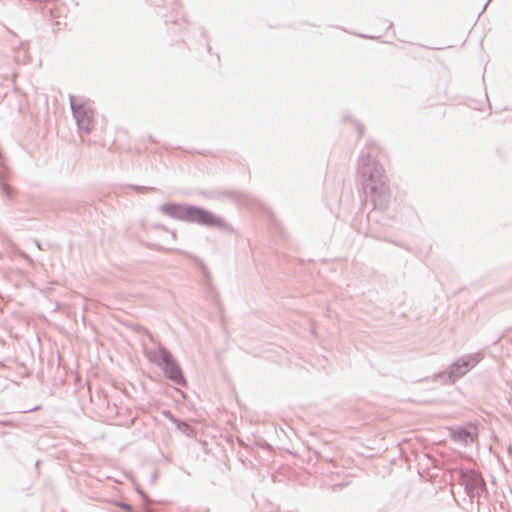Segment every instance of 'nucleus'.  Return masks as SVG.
<instances>
[{
    "instance_id": "obj_1",
    "label": "nucleus",
    "mask_w": 512,
    "mask_h": 512,
    "mask_svg": "<svg viewBox=\"0 0 512 512\" xmlns=\"http://www.w3.org/2000/svg\"><path fill=\"white\" fill-rule=\"evenodd\" d=\"M358 173L363 192L373 204L374 209L380 211L388 209L392 194L382 164L369 153L362 151L358 160Z\"/></svg>"
},
{
    "instance_id": "obj_2",
    "label": "nucleus",
    "mask_w": 512,
    "mask_h": 512,
    "mask_svg": "<svg viewBox=\"0 0 512 512\" xmlns=\"http://www.w3.org/2000/svg\"><path fill=\"white\" fill-rule=\"evenodd\" d=\"M159 211L170 218L195 223L209 228L229 229L225 220L215 213L192 204L167 202L159 207Z\"/></svg>"
},
{
    "instance_id": "obj_3",
    "label": "nucleus",
    "mask_w": 512,
    "mask_h": 512,
    "mask_svg": "<svg viewBox=\"0 0 512 512\" xmlns=\"http://www.w3.org/2000/svg\"><path fill=\"white\" fill-rule=\"evenodd\" d=\"M146 356L150 362L163 370L167 379L180 386L187 385L183 370L166 347L159 345L157 349L147 351Z\"/></svg>"
},
{
    "instance_id": "obj_4",
    "label": "nucleus",
    "mask_w": 512,
    "mask_h": 512,
    "mask_svg": "<svg viewBox=\"0 0 512 512\" xmlns=\"http://www.w3.org/2000/svg\"><path fill=\"white\" fill-rule=\"evenodd\" d=\"M70 108L76 120L79 131L90 133L92 131L93 108L89 99L81 96L69 95Z\"/></svg>"
},
{
    "instance_id": "obj_5",
    "label": "nucleus",
    "mask_w": 512,
    "mask_h": 512,
    "mask_svg": "<svg viewBox=\"0 0 512 512\" xmlns=\"http://www.w3.org/2000/svg\"><path fill=\"white\" fill-rule=\"evenodd\" d=\"M482 359L483 354L481 352L463 355L451 363L448 373L444 372L439 377H447L450 383H454L458 378L473 369Z\"/></svg>"
},
{
    "instance_id": "obj_6",
    "label": "nucleus",
    "mask_w": 512,
    "mask_h": 512,
    "mask_svg": "<svg viewBox=\"0 0 512 512\" xmlns=\"http://www.w3.org/2000/svg\"><path fill=\"white\" fill-rule=\"evenodd\" d=\"M457 480L464 487L465 493L470 499L478 497L486 488V483L482 476L471 469H459Z\"/></svg>"
},
{
    "instance_id": "obj_7",
    "label": "nucleus",
    "mask_w": 512,
    "mask_h": 512,
    "mask_svg": "<svg viewBox=\"0 0 512 512\" xmlns=\"http://www.w3.org/2000/svg\"><path fill=\"white\" fill-rule=\"evenodd\" d=\"M450 437L452 440L464 444L473 443L478 437V430L472 424L467 425V427L458 426L450 430Z\"/></svg>"
},
{
    "instance_id": "obj_8",
    "label": "nucleus",
    "mask_w": 512,
    "mask_h": 512,
    "mask_svg": "<svg viewBox=\"0 0 512 512\" xmlns=\"http://www.w3.org/2000/svg\"><path fill=\"white\" fill-rule=\"evenodd\" d=\"M150 2L157 7L171 8L175 16H169L163 12L158 13L164 18L166 24L173 23L179 25L178 16L180 15L181 5L178 3V0H150Z\"/></svg>"
},
{
    "instance_id": "obj_9",
    "label": "nucleus",
    "mask_w": 512,
    "mask_h": 512,
    "mask_svg": "<svg viewBox=\"0 0 512 512\" xmlns=\"http://www.w3.org/2000/svg\"><path fill=\"white\" fill-rule=\"evenodd\" d=\"M165 414L170 415V419H171V421H173V422L176 424V427H177V429H178L179 431H181L183 434H185V435H186V436H188V437L193 436V434H194V430H193V428H192L189 424H187V423H186V422H184V421H181V420L176 419V418L171 414V412H169V411L165 412Z\"/></svg>"
},
{
    "instance_id": "obj_10",
    "label": "nucleus",
    "mask_w": 512,
    "mask_h": 512,
    "mask_svg": "<svg viewBox=\"0 0 512 512\" xmlns=\"http://www.w3.org/2000/svg\"><path fill=\"white\" fill-rule=\"evenodd\" d=\"M0 186H1V190H2L3 194L6 195L8 198H11L13 195V189L11 186H9L5 182L3 172H1V171H0Z\"/></svg>"
},
{
    "instance_id": "obj_11",
    "label": "nucleus",
    "mask_w": 512,
    "mask_h": 512,
    "mask_svg": "<svg viewBox=\"0 0 512 512\" xmlns=\"http://www.w3.org/2000/svg\"><path fill=\"white\" fill-rule=\"evenodd\" d=\"M17 62H22V63H25L26 59H27V49L25 48V46L23 44H21L17 49H16V56H15Z\"/></svg>"
},
{
    "instance_id": "obj_12",
    "label": "nucleus",
    "mask_w": 512,
    "mask_h": 512,
    "mask_svg": "<svg viewBox=\"0 0 512 512\" xmlns=\"http://www.w3.org/2000/svg\"><path fill=\"white\" fill-rule=\"evenodd\" d=\"M197 264H198V269L200 270V272L202 273L204 278L206 280H208L209 276H210V273H209V270L206 267V265L201 260H197Z\"/></svg>"
},
{
    "instance_id": "obj_13",
    "label": "nucleus",
    "mask_w": 512,
    "mask_h": 512,
    "mask_svg": "<svg viewBox=\"0 0 512 512\" xmlns=\"http://www.w3.org/2000/svg\"><path fill=\"white\" fill-rule=\"evenodd\" d=\"M132 188L137 193H145V192H148V191H155L156 190L154 187H148V186H132Z\"/></svg>"
},
{
    "instance_id": "obj_14",
    "label": "nucleus",
    "mask_w": 512,
    "mask_h": 512,
    "mask_svg": "<svg viewBox=\"0 0 512 512\" xmlns=\"http://www.w3.org/2000/svg\"><path fill=\"white\" fill-rule=\"evenodd\" d=\"M138 492H139V494L141 495V497L143 499V502H144V505H145V512H151L147 508V505H148V503L150 501L148 495L146 493H144L143 491H140V490Z\"/></svg>"
},
{
    "instance_id": "obj_15",
    "label": "nucleus",
    "mask_w": 512,
    "mask_h": 512,
    "mask_svg": "<svg viewBox=\"0 0 512 512\" xmlns=\"http://www.w3.org/2000/svg\"><path fill=\"white\" fill-rule=\"evenodd\" d=\"M118 506L121 507L122 509H124L127 512H130L131 509H132L131 505H129L127 503H124V502H119Z\"/></svg>"
},
{
    "instance_id": "obj_16",
    "label": "nucleus",
    "mask_w": 512,
    "mask_h": 512,
    "mask_svg": "<svg viewBox=\"0 0 512 512\" xmlns=\"http://www.w3.org/2000/svg\"><path fill=\"white\" fill-rule=\"evenodd\" d=\"M40 409H41V406H35V407H32V408H28V409L22 410L21 413L35 412V411H39Z\"/></svg>"
},
{
    "instance_id": "obj_17",
    "label": "nucleus",
    "mask_w": 512,
    "mask_h": 512,
    "mask_svg": "<svg viewBox=\"0 0 512 512\" xmlns=\"http://www.w3.org/2000/svg\"><path fill=\"white\" fill-rule=\"evenodd\" d=\"M357 130H358V133H359L360 135H362V134H363V131H364V127H363V125H362V124L357 123Z\"/></svg>"
},
{
    "instance_id": "obj_18",
    "label": "nucleus",
    "mask_w": 512,
    "mask_h": 512,
    "mask_svg": "<svg viewBox=\"0 0 512 512\" xmlns=\"http://www.w3.org/2000/svg\"><path fill=\"white\" fill-rule=\"evenodd\" d=\"M21 256H22L24 259H26L27 261H29V262H31V263L33 262L32 258H31L29 255H27L26 253L22 252V253H21Z\"/></svg>"
},
{
    "instance_id": "obj_19",
    "label": "nucleus",
    "mask_w": 512,
    "mask_h": 512,
    "mask_svg": "<svg viewBox=\"0 0 512 512\" xmlns=\"http://www.w3.org/2000/svg\"><path fill=\"white\" fill-rule=\"evenodd\" d=\"M157 476H158L157 471H154V472H153V474H152V476H151V482H155V481H156V479H157Z\"/></svg>"
},
{
    "instance_id": "obj_20",
    "label": "nucleus",
    "mask_w": 512,
    "mask_h": 512,
    "mask_svg": "<svg viewBox=\"0 0 512 512\" xmlns=\"http://www.w3.org/2000/svg\"><path fill=\"white\" fill-rule=\"evenodd\" d=\"M490 1H491V0H487V2L485 3V5H484V7H483L482 11L479 13V15H478V16H480V15L485 11V9H486L487 5L490 3Z\"/></svg>"
},
{
    "instance_id": "obj_21",
    "label": "nucleus",
    "mask_w": 512,
    "mask_h": 512,
    "mask_svg": "<svg viewBox=\"0 0 512 512\" xmlns=\"http://www.w3.org/2000/svg\"><path fill=\"white\" fill-rule=\"evenodd\" d=\"M359 36L362 37V38L376 39V37H374V36H367V35H364V34H360Z\"/></svg>"
},
{
    "instance_id": "obj_22",
    "label": "nucleus",
    "mask_w": 512,
    "mask_h": 512,
    "mask_svg": "<svg viewBox=\"0 0 512 512\" xmlns=\"http://www.w3.org/2000/svg\"><path fill=\"white\" fill-rule=\"evenodd\" d=\"M35 245H36V246H37V248H39L40 250H42V249H43V247H42L41 243H40L39 241H37V240H35Z\"/></svg>"
},
{
    "instance_id": "obj_23",
    "label": "nucleus",
    "mask_w": 512,
    "mask_h": 512,
    "mask_svg": "<svg viewBox=\"0 0 512 512\" xmlns=\"http://www.w3.org/2000/svg\"><path fill=\"white\" fill-rule=\"evenodd\" d=\"M201 35L202 37H206V31L203 28L201 29Z\"/></svg>"
},
{
    "instance_id": "obj_24",
    "label": "nucleus",
    "mask_w": 512,
    "mask_h": 512,
    "mask_svg": "<svg viewBox=\"0 0 512 512\" xmlns=\"http://www.w3.org/2000/svg\"><path fill=\"white\" fill-rule=\"evenodd\" d=\"M393 27V23H390L388 29H391Z\"/></svg>"
}]
</instances>
